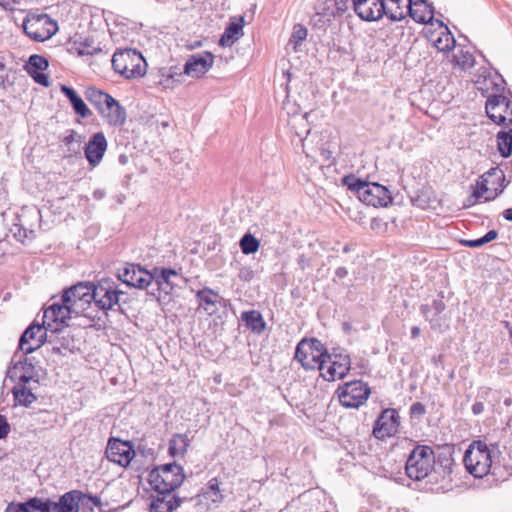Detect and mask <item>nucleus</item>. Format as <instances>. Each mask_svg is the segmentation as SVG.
Segmentation results:
<instances>
[{"label": "nucleus", "instance_id": "f257e3e1", "mask_svg": "<svg viewBox=\"0 0 512 512\" xmlns=\"http://www.w3.org/2000/svg\"><path fill=\"white\" fill-rule=\"evenodd\" d=\"M385 13L391 21H401L407 15L419 24L432 23L434 7L427 0H383Z\"/></svg>", "mask_w": 512, "mask_h": 512}, {"label": "nucleus", "instance_id": "f03ea898", "mask_svg": "<svg viewBox=\"0 0 512 512\" xmlns=\"http://www.w3.org/2000/svg\"><path fill=\"white\" fill-rule=\"evenodd\" d=\"M93 302L98 309L105 313L113 310L117 306L116 311L125 314L123 304L127 303L123 296L126 293L119 289L118 284L111 278H102L96 284L93 283L92 288Z\"/></svg>", "mask_w": 512, "mask_h": 512}, {"label": "nucleus", "instance_id": "7ed1b4c3", "mask_svg": "<svg viewBox=\"0 0 512 512\" xmlns=\"http://www.w3.org/2000/svg\"><path fill=\"white\" fill-rule=\"evenodd\" d=\"M327 347L317 338H303L295 348L294 360L305 370L323 371Z\"/></svg>", "mask_w": 512, "mask_h": 512}, {"label": "nucleus", "instance_id": "20e7f679", "mask_svg": "<svg viewBox=\"0 0 512 512\" xmlns=\"http://www.w3.org/2000/svg\"><path fill=\"white\" fill-rule=\"evenodd\" d=\"M435 454L431 446L416 445L405 463V473L413 481L425 479L434 469Z\"/></svg>", "mask_w": 512, "mask_h": 512}, {"label": "nucleus", "instance_id": "39448f33", "mask_svg": "<svg viewBox=\"0 0 512 512\" xmlns=\"http://www.w3.org/2000/svg\"><path fill=\"white\" fill-rule=\"evenodd\" d=\"M112 68L125 79H136L146 73V61L136 49L125 48L112 56Z\"/></svg>", "mask_w": 512, "mask_h": 512}, {"label": "nucleus", "instance_id": "423d86ee", "mask_svg": "<svg viewBox=\"0 0 512 512\" xmlns=\"http://www.w3.org/2000/svg\"><path fill=\"white\" fill-rule=\"evenodd\" d=\"M48 343L51 345V355L66 356L78 350L74 335L68 327H54V324L45 326V331L39 335L38 346Z\"/></svg>", "mask_w": 512, "mask_h": 512}, {"label": "nucleus", "instance_id": "0eeeda50", "mask_svg": "<svg viewBox=\"0 0 512 512\" xmlns=\"http://www.w3.org/2000/svg\"><path fill=\"white\" fill-rule=\"evenodd\" d=\"M487 470L493 481L503 482L512 475V463L507 448L498 442L486 443Z\"/></svg>", "mask_w": 512, "mask_h": 512}, {"label": "nucleus", "instance_id": "6e6552de", "mask_svg": "<svg viewBox=\"0 0 512 512\" xmlns=\"http://www.w3.org/2000/svg\"><path fill=\"white\" fill-rule=\"evenodd\" d=\"M22 27L24 33L36 42L50 39L58 30L57 22L47 14H28Z\"/></svg>", "mask_w": 512, "mask_h": 512}, {"label": "nucleus", "instance_id": "1a4fd4ad", "mask_svg": "<svg viewBox=\"0 0 512 512\" xmlns=\"http://www.w3.org/2000/svg\"><path fill=\"white\" fill-rule=\"evenodd\" d=\"M336 393L343 407L356 409L365 404L371 394V389L366 382L353 380L340 385Z\"/></svg>", "mask_w": 512, "mask_h": 512}, {"label": "nucleus", "instance_id": "9d476101", "mask_svg": "<svg viewBox=\"0 0 512 512\" xmlns=\"http://www.w3.org/2000/svg\"><path fill=\"white\" fill-rule=\"evenodd\" d=\"M490 455L486 452V442L482 440L473 441L465 451L463 462L466 470L475 478L490 476L487 470L486 457Z\"/></svg>", "mask_w": 512, "mask_h": 512}, {"label": "nucleus", "instance_id": "9b49d317", "mask_svg": "<svg viewBox=\"0 0 512 512\" xmlns=\"http://www.w3.org/2000/svg\"><path fill=\"white\" fill-rule=\"evenodd\" d=\"M92 288L93 282H78L63 291L61 300L64 303H70L73 307L79 306V314L94 321L95 316L92 317L88 313H85L93 302Z\"/></svg>", "mask_w": 512, "mask_h": 512}, {"label": "nucleus", "instance_id": "f8f14e48", "mask_svg": "<svg viewBox=\"0 0 512 512\" xmlns=\"http://www.w3.org/2000/svg\"><path fill=\"white\" fill-rule=\"evenodd\" d=\"M487 117L497 125H512V102L502 94H491L486 100Z\"/></svg>", "mask_w": 512, "mask_h": 512}, {"label": "nucleus", "instance_id": "ddd939ff", "mask_svg": "<svg viewBox=\"0 0 512 512\" xmlns=\"http://www.w3.org/2000/svg\"><path fill=\"white\" fill-rule=\"evenodd\" d=\"M118 279L129 287L149 290L153 285V276L150 271L135 263H126V265L117 272Z\"/></svg>", "mask_w": 512, "mask_h": 512}, {"label": "nucleus", "instance_id": "4468645a", "mask_svg": "<svg viewBox=\"0 0 512 512\" xmlns=\"http://www.w3.org/2000/svg\"><path fill=\"white\" fill-rule=\"evenodd\" d=\"M400 419L396 409H383L374 421L372 435L378 440L396 436L400 428Z\"/></svg>", "mask_w": 512, "mask_h": 512}, {"label": "nucleus", "instance_id": "2eb2a0df", "mask_svg": "<svg viewBox=\"0 0 512 512\" xmlns=\"http://www.w3.org/2000/svg\"><path fill=\"white\" fill-rule=\"evenodd\" d=\"M329 362L330 365L320 371V376L326 381H335L337 379H343L351 369V358L350 355L345 353L344 350L337 352H329L325 356V363Z\"/></svg>", "mask_w": 512, "mask_h": 512}, {"label": "nucleus", "instance_id": "dca6fc26", "mask_svg": "<svg viewBox=\"0 0 512 512\" xmlns=\"http://www.w3.org/2000/svg\"><path fill=\"white\" fill-rule=\"evenodd\" d=\"M16 355L12 358V367L7 370V377L12 381H18L22 384L30 382L39 383V375L35 365V357L24 355L14 362Z\"/></svg>", "mask_w": 512, "mask_h": 512}, {"label": "nucleus", "instance_id": "f3484780", "mask_svg": "<svg viewBox=\"0 0 512 512\" xmlns=\"http://www.w3.org/2000/svg\"><path fill=\"white\" fill-rule=\"evenodd\" d=\"M135 456L134 445L131 441L110 437L106 447V457L109 461L121 467L130 465Z\"/></svg>", "mask_w": 512, "mask_h": 512}, {"label": "nucleus", "instance_id": "a211bd4d", "mask_svg": "<svg viewBox=\"0 0 512 512\" xmlns=\"http://www.w3.org/2000/svg\"><path fill=\"white\" fill-rule=\"evenodd\" d=\"M79 306H71L70 303L60 302L52 303L43 314V321L46 326L54 324V327H68L67 320L72 318V315L79 314Z\"/></svg>", "mask_w": 512, "mask_h": 512}, {"label": "nucleus", "instance_id": "6ab92c4d", "mask_svg": "<svg viewBox=\"0 0 512 512\" xmlns=\"http://www.w3.org/2000/svg\"><path fill=\"white\" fill-rule=\"evenodd\" d=\"M153 492L149 496V512H174L185 500L172 492L169 494L163 490H153Z\"/></svg>", "mask_w": 512, "mask_h": 512}, {"label": "nucleus", "instance_id": "aec40b11", "mask_svg": "<svg viewBox=\"0 0 512 512\" xmlns=\"http://www.w3.org/2000/svg\"><path fill=\"white\" fill-rule=\"evenodd\" d=\"M222 481L213 477L200 489L197 494L200 503H204L208 509L218 508L225 500V490L221 488Z\"/></svg>", "mask_w": 512, "mask_h": 512}, {"label": "nucleus", "instance_id": "412c9836", "mask_svg": "<svg viewBox=\"0 0 512 512\" xmlns=\"http://www.w3.org/2000/svg\"><path fill=\"white\" fill-rule=\"evenodd\" d=\"M359 200L373 207H386L392 202V196L387 187L376 182H368L360 193Z\"/></svg>", "mask_w": 512, "mask_h": 512}, {"label": "nucleus", "instance_id": "4be33fe9", "mask_svg": "<svg viewBox=\"0 0 512 512\" xmlns=\"http://www.w3.org/2000/svg\"><path fill=\"white\" fill-rule=\"evenodd\" d=\"M185 474L181 473H164L150 472L148 474V482L152 490H163L168 494L174 493L184 482Z\"/></svg>", "mask_w": 512, "mask_h": 512}, {"label": "nucleus", "instance_id": "5701e85b", "mask_svg": "<svg viewBox=\"0 0 512 512\" xmlns=\"http://www.w3.org/2000/svg\"><path fill=\"white\" fill-rule=\"evenodd\" d=\"M107 147L108 142L103 132H97L90 137L84 147V155L92 168L101 163Z\"/></svg>", "mask_w": 512, "mask_h": 512}, {"label": "nucleus", "instance_id": "b1692460", "mask_svg": "<svg viewBox=\"0 0 512 512\" xmlns=\"http://www.w3.org/2000/svg\"><path fill=\"white\" fill-rule=\"evenodd\" d=\"M352 3L357 16L364 21H377L384 16L383 0H352Z\"/></svg>", "mask_w": 512, "mask_h": 512}, {"label": "nucleus", "instance_id": "393cba45", "mask_svg": "<svg viewBox=\"0 0 512 512\" xmlns=\"http://www.w3.org/2000/svg\"><path fill=\"white\" fill-rule=\"evenodd\" d=\"M214 63V55L211 52H202L189 56L183 72L186 75L199 78L210 70Z\"/></svg>", "mask_w": 512, "mask_h": 512}, {"label": "nucleus", "instance_id": "a878e982", "mask_svg": "<svg viewBox=\"0 0 512 512\" xmlns=\"http://www.w3.org/2000/svg\"><path fill=\"white\" fill-rule=\"evenodd\" d=\"M195 298L198 303V308L203 309L209 316L218 312V304L223 307L226 305V299L209 287L198 290L195 294Z\"/></svg>", "mask_w": 512, "mask_h": 512}, {"label": "nucleus", "instance_id": "bb28decb", "mask_svg": "<svg viewBox=\"0 0 512 512\" xmlns=\"http://www.w3.org/2000/svg\"><path fill=\"white\" fill-rule=\"evenodd\" d=\"M66 49L70 54H76L77 56H93L101 52L100 47L94 46V40L92 38H83L78 34L68 39Z\"/></svg>", "mask_w": 512, "mask_h": 512}, {"label": "nucleus", "instance_id": "cd10ccee", "mask_svg": "<svg viewBox=\"0 0 512 512\" xmlns=\"http://www.w3.org/2000/svg\"><path fill=\"white\" fill-rule=\"evenodd\" d=\"M44 321L42 324H38L33 322L29 325L28 328L23 332L19 339V349L23 352L24 355H28L39 349L41 346H38V333H41L43 330L45 331Z\"/></svg>", "mask_w": 512, "mask_h": 512}, {"label": "nucleus", "instance_id": "c85d7f7f", "mask_svg": "<svg viewBox=\"0 0 512 512\" xmlns=\"http://www.w3.org/2000/svg\"><path fill=\"white\" fill-rule=\"evenodd\" d=\"M150 275L153 276V285L147 290V295L152 296L159 300L160 292L171 294L175 285L171 282L170 278L165 276L159 267H154L150 270Z\"/></svg>", "mask_w": 512, "mask_h": 512}, {"label": "nucleus", "instance_id": "c756f323", "mask_svg": "<svg viewBox=\"0 0 512 512\" xmlns=\"http://www.w3.org/2000/svg\"><path fill=\"white\" fill-rule=\"evenodd\" d=\"M60 91L69 101L75 114L81 118H88L92 115L91 110L73 87L61 84Z\"/></svg>", "mask_w": 512, "mask_h": 512}, {"label": "nucleus", "instance_id": "7c9ffc66", "mask_svg": "<svg viewBox=\"0 0 512 512\" xmlns=\"http://www.w3.org/2000/svg\"><path fill=\"white\" fill-rule=\"evenodd\" d=\"M486 178L490 179L489 184L493 187V197H485L484 202H490L500 196L510 181L506 180L504 171L498 166L490 168L486 171Z\"/></svg>", "mask_w": 512, "mask_h": 512}, {"label": "nucleus", "instance_id": "2f4dec72", "mask_svg": "<svg viewBox=\"0 0 512 512\" xmlns=\"http://www.w3.org/2000/svg\"><path fill=\"white\" fill-rule=\"evenodd\" d=\"M244 17L234 18L224 29L218 44L221 47H231L243 35Z\"/></svg>", "mask_w": 512, "mask_h": 512}, {"label": "nucleus", "instance_id": "473e14b6", "mask_svg": "<svg viewBox=\"0 0 512 512\" xmlns=\"http://www.w3.org/2000/svg\"><path fill=\"white\" fill-rule=\"evenodd\" d=\"M113 102V104L106 102L103 113L99 114L106 118L109 125L122 126L127 118L126 110L115 98H113Z\"/></svg>", "mask_w": 512, "mask_h": 512}, {"label": "nucleus", "instance_id": "72a5a7b5", "mask_svg": "<svg viewBox=\"0 0 512 512\" xmlns=\"http://www.w3.org/2000/svg\"><path fill=\"white\" fill-rule=\"evenodd\" d=\"M349 8V0H324L315 6V10L320 11L324 16L334 20L341 17Z\"/></svg>", "mask_w": 512, "mask_h": 512}, {"label": "nucleus", "instance_id": "f704fd0d", "mask_svg": "<svg viewBox=\"0 0 512 512\" xmlns=\"http://www.w3.org/2000/svg\"><path fill=\"white\" fill-rule=\"evenodd\" d=\"M241 320L244 322L247 329L254 334L261 335L266 330V321L258 310L253 309L242 312Z\"/></svg>", "mask_w": 512, "mask_h": 512}, {"label": "nucleus", "instance_id": "c9c22d12", "mask_svg": "<svg viewBox=\"0 0 512 512\" xmlns=\"http://www.w3.org/2000/svg\"><path fill=\"white\" fill-rule=\"evenodd\" d=\"M437 23L443 30L438 34L437 38H434L432 35L430 40L439 51L449 52L454 49L456 40L449 28L442 21L437 20Z\"/></svg>", "mask_w": 512, "mask_h": 512}, {"label": "nucleus", "instance_id": "e433bc0d", "mask_svg": "<svg viewBox=\"0 0 512 512\" xmlns=\"http://www.w3.org/2000/svg\"><path fill=\"white\" fill-rule=\"evenodd\" d=\"M85 493L81 490H70L60 496L62 512H79Z\"/></svg>", "mask_w": 512, "mask_h": 512}, {"label": "nucleus", "instance_id": "4c0bfd02", "mask_svg": "<svg viewBox=\"0 0 512 512\" xmlns=\"http://www.w3.org/2000/svg\"><path fill=\"white\" fill-rule=\"evenodd\" d=\"M85 98L90 102L99 113H103V108L107 103L113 104V97L96 87H88L85 91Z\"/></svg>", "mask_w": 512, "mask_h": 512}, {"label": "nucleus", "instance_id": "58836bf2", "mask_svg": "<svg viewBox=\"0 0 512 512\" xmlns=\"http://www.w3.org/2000/svg\"><path fill=\"white\" fill-rule=\"evenodd\" d=\"M12 394L15 402L24 407H29L37 399L32 387H28L27 384L18 383L13 387Z\"/></svg>", "mask_w": 512, "mask_h": 512}, {"label": "nucleus", "instance_id": "ea45409f", "mask_svg": "<svg viewBox=\"0 0 512 512\" xmlns=\"http://www.w3.org/2000/svg\"><path fill=\"white\" fill-rule=\"evenodd\" d=\"M190 445V440L186 434H174L168 443V452L172 457L184 456Z\"/></svg>", "mask_w": 512, "mask_h": 512}, {"label": "nucleus", "instance_id": "a19ab883", "mask_svg": "<svg viewBox=\"0 0 512 512\" xmlns=\"http://www.w3.org/2000/svg\"><path fill=\"white\" fill-rule=\"evenodd\" d=\"M497 150L503 158L512 155V128L497 133Z\"/></svg>", "mask_w": 512, "mask_h": 512}, {"label": "nucleus", "instance_id": "79ce46f5", "mask_svg": "<svg viewBox=\"0 0 512 512\" xmlns=\"http://www.w3.org/2000/svg\"><path fill=\"white\" fill-rule=\"evenodd\" d=\"M48 67V60L44 56L38 54L31 55L25 65V69L29 75L45 71Z\"/></svg>", "mask_w": 512, "mask_h": 512}, {"label": "nucleus", "instance_id": "37998d69", "mask_svg": "<svg viewBox=\"0 0 512 512\" xmlns=\"http://www.w3.org/2000/svg\"><path fill=\"white\" fill-rule=\"evenodd\" d=\"M239 246L243 254L250 255L258 251L260 242L251 233H245L239 241Z\"/></svg>", "mask_w": 512, "mask_h": 512}, {"label": "nucleus", "instance_id": "c03bdc74", "mask_svg": "<svg viewBox=\"0 0 512 512\" xmlns=\"http://www.w3.org/2000/svg\"><path fill=\"white\" fill-rule=\"evenodd\" d=\"M342 184L350 191L355 192L360 199V193H362L368 181L358 178L354 174H349L342 178Z\"/></svg>", "mask_w": 512, "mask_h": 512}, {"label": "nucleus", "instance_id": "a18cd8bd", "mask_svg": "<svg viewBox=\"0 0 512 512\" xmlns=\"http://www.w3.org/2000/svg\"><path fill=\"white\" fill-rule=\"evenodd\" d=\"M333 20L320 11L315 10L314 15L310 18V25L313 30H318L326 33L328 27L332 25Z\"/></svg>", "mask_w": 512, "mask_h": 512}, {"label": "nucleus", "instance_id": "49530a36", "mask_svg": "<svg viewBox=\"0 0 512 512\" xmlns=\"http://www.w3.org/2000/svg\"><path fill=\"white\" fill-rule=\"evenodd\" d=\"M18 503L22 512H44V498L34 496Z\"/></svg>", "mask_w": 512, "mask_h": 512}, {"label": "nucleus", "instance_id": "de8ad7c7", "mask_svg": "<svg viewBox=\"0 0 512 512\" xmlns=\"http://www.w3.org/2000/svg\"><path fill=\"white\" fill-rule=\"evenodd\" d=\"M307 35H308L307 28H305L301 24H297L293 28V32L289 39V44H293L294 50L297 51L298 45H300L307 38Z\"/></svg>", "mask_w": 512, "mask_h": 512}, {"label": "nucleus", "instance_id": "09e8293b", "mask_svg": "<svg viewBox=\"0 0 512 512\" xmlns=\"http://www.w3.org/2000/svg\"><path fill=\"white\" fill-rule=\"evenodd\" d=\"M453 59L455 64L463 69L472 67L475 62L473 55L470 52H464L463 50L457 54H454Z\"/></svg>", "mask_w": 512, "mask_h": 512}, {"label": "nucleus", "instance_id": "8fccbe9b", "mask_svg": "<svg viewBox=\"0 0 512 512\" xmlns=\"http://www.w3.org/2000/svg\"><path fill=\"white\" fill-rule=\"evenodd\" d=\"M12 231L14 237L20 242H24L25 239H33L35 237L33 230L27 229L19 224H15L14 229H12Z\"/></svg>", "mask_w": 512, "mask_h": 512}, {"label": "nucleus", "instance_id": "3c124183", "mask_svg": "<svg viewBox=\"0 0 512 512\" xmlns=\"http://www.w3.org/2000/svg\"><path fill=\"white\" fill-rule=\"evenodd\" d=\"M150 472H158L159 474L164 473H181L184 472L183 467L176 462L166 463L163 465H159L152 469Z\"/></svg>", "mask_w": 512, "mask_h": 512}, {"label": "nucleus", "instance_id": "603ef678", "mask_svg": "<svg viewBox=\"0 0 512 512\" xmlns=\"http://www.w3.org/2000/svg\"><path fill=\"white\" fill-rule=\"evenodd\" d=\"M101 505V500L98 496H94L91 494H86L83 498V501L81 502L80 508L89 511H93L94 507H99Z\"/></svg>", "mask_w": 512, "mask_h": 512}, {"label": "nucleus", "instance_id": "864d4df0", "mask_svg": "<svg viewBox=\"0 0 512 512\" xmlns=\"http://www.w3.org/2000/svg\"><path fill=\"white\" fill-rule=\"evenodd\" d=\"M511 360L510 354H503L498 363V372L502 375H508L511 371Z\"/></svg>", "mask_w": 512, "mask_h": 512}, {"label": "nucleus", "instance_id": "5fc2aeb1", "mask_svg": "<svg viewBox=\"0 0 512 512\" xmlns=\"http://www.w3.org/2000/svg\"><path fill=\"white\" fill-rule=\"evenodd\" d=\"M84 138L85 137L83 135L78 134L74 129H68L62 142L64 143V145H68L74 142H83Z\"/></svg>", "mask_w": 512, "mask_h": 512}, {"label": "nucleus", "instance_id": "6e6d98bb", "mask_svg": "<svg viewBox=\"0 0 512 512\" xmlns=\"http://www.w3.org/2000/svg\"><path fill=\"white\" fill-rule=\"evenodd\" d=\"M44 512H62L60 497L57 501H53L50 498H44Z\"/></svg>", "mask_w": 512, "mask_h": 512}, {"label": "nucleus", "instance_id": "4d7b16f0", "mask_svg": "<svg viewBox=\"0 0 512 512\" xmlns=\"http://www.w3.org/2000/svg\"><path fill=\"white\" fill-rule=\"evenodd\" d=\"M411 418H421L426 413V407L421 402H414L409 409Z\"/></svg>", "mask_w": 512, "mask_h": 512}, {"label": "nucleus", "instance_id": "13d9d810", "mask_svg": "<svg viewBox=\"0 0 512 512\" xmlns=\"http://www.w3.org/2000/svg\"><path fill=\"white\" fill-rule=\"evenodd\" d=\"M83 142H74L68 145H65L67 147V155L66 157H77L81 158V150Z\"/></svg>", "mask_w": 512, "mask_h": 512}, {"label": "nucleus", "instance_id": "bf43d9fd", "mask_svg": "<svg viewBox=\"0 0 512 512\" xmlns=\"http://www.w3.org/2000/svg\"><path fill=\"white\" fill-rule=\"evenodd\" d=\"M443 292H440L437 299H434L432 302V309L434 311L435 316L439 315L446 309V304L443 301Z\"/></svg>", "mask_w": 512, "mask_h": 512}, {"label": "nucleus", "instance_id": "052dcab7", "mask_svg": "<svg viewBox=\"0 0 512 512\" xmlns=\"http://www.w3.org/2000/svg\"><path fill=\"white\" fill-rule=\"evenodd\" d=\"M11 431V426L5 415L0 414V440L7 438Z\"/></svg>", "mask_w": 512, "mask_h": 512}, {"label": "nucleus", "instance_id": "680f3d73", "mask_svg": "<svg viewBox=\"0 0 512 512\" xmlns=\"http://www.w3.org/2000/svg\"><path fill=\"white\" fill-rule=\"evenodd\" d=\"M238 277L241 281L250 282L254 278V271L249 266H244L239 269Z\"/></svg>", "mask_w": 512, "mask_h": 512}, {"label": "nucleus", "instance_id": "e2e57ef3", "mask_svg": "<svg viewBox=\"0 0 512 512\" xmlns=\"http://www.w3.org/2000/svg\"><path fill=\"white\" fill-rule=\"evenodd\" d=\"M34 81L42 86L48 87L50 85L49 76L42 72H36L33 73V75H30Z\"/></svg>", "mask_w": 512, "mask_h": 512}, {"label": "nucleus", "instance_id": "0e129e2a", "mask_svg": "<svg viewBox=\"0 0 512 512\" xmlns=\"http://www.w3.org/2000/svg\"><path fill=\"white\" fill-rule=\"evenodd\" d=\"M489 181H490V179L486 178V172H485L484 174H482L479 177L474 188H476L477 190H480L484 193H487L489 191V188H488Z\"/></svg>", "mask_w": 512, "mask_h": 512}, {"label": "nucleus", "instance_id": "69168bd1", "mask_svg": "<svg viewBox=\"0 0 512 512\" xmlns=\"http://www.w3.org/2000/svg\"><path fill=\"white\" fill-rule=\"evenodd\" d=\"M461 244L464 245L465 247H468V248H478V247H481L486 243V241L484 240V237H480V238H477V239H471V240H462L461 241Z\"/></svg>", "mask_w": 512, "mask_h": 512}, {"label": "nucleus", "instance_id": "338daca9", "mask_svg": "<svg viewBox=\"0 0 512 512\" xmlns=\"http://www.w3.org/2000/svg\"><path fill=\"white\" fill-rule=\"evenodd\" d=\"M297 264L301 270H305L306 268L310 267L311 263H310V259L306 255L301 254L297 258Z\"/></svg>", "mask_w": 512, "mask_h": 512}, {"label": "nucleus", "instance_id": "774afa93", "mask_svg": "<svg viewBox=\"0 0 512 512\" xmlns=\"http://www.w3.org/2000/svg\"><path fill=\"white\" fill-rule=\"evenodd\" d=\"M4 512H22L18 502H10Z\"/></svg>", "mask_w": 512, "mask_h": 512}]
</instances>
